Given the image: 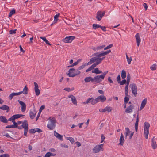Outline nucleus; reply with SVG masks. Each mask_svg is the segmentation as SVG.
Returning <instances> with one entry per match:
<instances>
[{
  "label": "nucleus",
  "instance_id": "f257e3e1",
  "mask_svg": "<svg viewBox=\"0 0 157 157\" xmlns=\"http://www.w3.org/2000/svg\"><path fill=\"white\" fill-rule=\"evenodd\" d=\"M102 59H99L98 58H97L95 57L91 58L90 61L87 63V65L91 64L94 62L95 63L93 64L90 67H89V68L86 70V71L88 72L93 69L97 65L101 63V60Z\"/></svg>",
  "mask_w": 157,
  "mask_h": 157
},
{
  "label": "nucleus",
  "instance_id": "f03ea898",
  "mask_svg": "<svg viewBox=\"0 0 157 157\" xmlns=\"http://www.w3.org/2000/svg\"><path fill=\"white\" fill-rule=\"evenodd\" d=\"M75 69L73 68L70 69L67 73V75L69 77H74L80 74L81 72L79 70H77L75 72Z\"/></svg>",
  "mask_w": 157,
  "mask_h": 157
},
{
  "label": "nucleus",
  "instance_id": "7ed1b4c3",
  "mask_svg": "<svg viewBox=\"0 0 157 157\" xmlns=\"http://www.w3.org/2000/svg\"><path fill=\"white\" fill-rule=\"evenodd\" d=\"M49 122L47 125V127L50 130H52L55 128V124L56 123V120L53 117H50L49 118Z\"/></svg>",
  "mask_w": 157,
  "mask_h": 157
},
{
  "label": "nucleus",
  "instance_id": "20e7f679",
  "mask_svg": "<svg viewBox=\"0 0 157 157\" xmlns=\"http://www.w3.org/2000/svg\"><path fill=\"white\" fill-rule=\"evenodd\" d=\"M111 52V50H108L106 51L105 52H104L101 53L100 52H98L96 53H95L93 55V56H96L95 57L96 58H98L99 59H103L101 60V61L104 59L105 57H102V58H100V57H102L104 56H105L110 52Z\"/></svg>",
  "mask_w": 157,
  "mask_h": 157
},
{
  "label": "nucleus",
  "instance_id": "39448f33",
  "mask_svg": "<svg viewBox=\"0 0 157 157\" xmlns=\"http://www.w3.org/2000/svg\"><path fill=\"white\" fill-rule=\"evenodd\" d=\"M150 126V124L149 123L147 122L144 123V134L146 139L148 138V136Z\"/></svg>",
  "mask_w": 157,
  "mask_h": 157
},
{
  "label": "nucleus",
  "instance_id": "423d86ee",
  "mask_svg": "<svg viewBox=\"0 0 157 157\" xmlns=\"http://www.w3.org/2000/svg\"><path fill=\"white\" fill-rule=\"evenodd\" d=\"M103 144H98L95 146L93 149V152L94 153H99L100 151H103L104 150Z\"/></svg>",
  "mask_w": 157,
  "mask_h": 157
},
{
  "label": "nucleus",
  "instance_id": "0eeeda50",
  "mask_svg": "<svg viewBox=\"0 0 157 157\" xmlns=\"http://www.w3.org/2000/svg\"><path fill=\"white\" fill-rule=\"evenodd\" d=\"M106 100V98L104 95H100L94 99L95 104L98 102H103Z\"/></svg>",
  "mask_w": 157,
  "mask_h": 157
},
{
  "label": "nucleus",
  "instance_id": "6e6552de",
  "mask_svg": "<svg viewBox=\"0 0 157 157\" xmlns=\"http://www.w3.org/2000/svg\"><path fill=\"white\" fill-rule=\"evenodd\" d=\"M75 37L73 36L66 37L62 40V41L66 43H71L75 39Z\"/></svg>",
  "mask_w": 157,
  "mask_h": 157
},
{
  "label": "nucleus",
  "instance_id": "1a4fd4ad",
  "mask_svg": "<svg viewBox=\"0 0 157 157\" xmlns=\"http://www.w3.org/2000/svg\"><path fill=\"white\" fill-rule=\"evenodd\" d=\"M130 87L131 88L132 92L135 97L137 95V88L136 85L134 83L131 84Z\"/></svg>",
  "mask_w": 157,
  "mask_h": 157
},
{
  "label": "nucleus",
  "instance_id": "9d476101",
  "mask_svg": "<svg viewBox=\"0 0 157 157\" xmlns=\"http://www.w3.org/2000/svg\"><path fill=\"white\" fill-rule=\"evenodd\" d=\"M28 89L26 86H25L23 89V91L18 93H13L14 96L19 95L22 94H28Z\"/></svg>",
  "mask_w": 157,
  "mask_h": 157
},
{
  "label": "nucleus",
  "instance_id": "9b49d317",
  "mask_svg": "<svg viewBox=\"0 0 157 157\" xmlns=\"http://www.w3.org/2000/svg\"><path fill=\"white\" fill-rule=\"evenodd\" d=\"M104 79V78L101 75H97L93 78L94 82H95L97 83L100 82Z\"/></svg>",
  "mask_w": 157,
  "mask_h": 157
},
{
  "label": "nucleus",
  "instance_id": "f8f14e48",
  "mask_svg": "<svg viewBox=\"0 0 157 157\" xmlns=\"http://www.w3.org/2000/svg\"><path fill=\"white\" fill-rule=\"evenodd\" d=\"M68 98H71L73 104L75 106L78 105L76 97L72 95H69L68 96Z\"/></svg>",
  "mask_w": 157,
  "mask_h": 157
},
{
  "label": "nucleus",
  "instance_id": "ddd939ff",
  "mask_svg": "<svg viewBox=\"0 0 157 157\" xmlns=\"http://www.w3.org/2000/svg\"><path fill=\"white\" fill-rule=\"evenodd\" d=\"M34 91L36 95L37 96H39L40 93V90L39 88V86L37 83L36 82H34Z\"/></svg>",
  "mask_w": 157,
  "mask_h": 157
},
{
  "label": "nucleus",
  "instance_id": "4468645a",
  "mask_svg": "<svg viewBox=\"0 0 157 157\" xmlns=\"http://www.w3.org/2000/svg\"><path fill=\"white\" fill-rule=\"evenodd\" d=\"M151 146L152 148L154 150H155L157 148V144L155 139L154 137L151 139Z\"/></svg>",
  "mask_w": 157,
  "mask_h": 157
},
{
  "label": "nucleus",
  "instance_id": "2eb2a0df",
  "mask_svg": "<svg viewBox=\"0 0 157 157\" xmlns=\"http://www.w3.org/2000/svg\"><path fill=\"white\" fill-rule=\"evenodd\" d=\"M134 108V105H131L126 109L125 112L127 113L130 114L132 112Z\"/></svg>",
  "mask_w": 157,
  "mask_h": 157
},
{
  "label": "nucleus",
  "instance_id": "dca6fc26",
  "mask_svg": "<svg viewBox=\"0 0 157 157\" xmlns=\"http://www.w3.org/2000/svg\"><path fill=\"white\" fill-rule=\"evenodd\" d=\"M90 102H91L92 105L95 104L94 99L93 98H88L86 101L83 102V104L86 105Z\"/></svg>",
  "mask_w": 157,
  "mask_h": 157
},
{
  "label": "nucleus",
  "instance_id": "f3484780",
  "mask_svg": "<svg viewBox=\"0 0 157 157\" xmlns=\"http://www.w3.org/2000/svg\"><path fill=\"white\" fill-rule=\"evenodd\" d=\"M18 101L21 105V110L22 112H24L26 110V105L22 101L18 100Z\"/></svg>",
  "mask_w": 157,
  "mask_h": 157
},
{
  "label": "nucleus",
  "instance_id": "a211bd4d",
  "mask_svg": "<svg viewBox=\"0 0 157 157\" xmlns=\"http://www.w3.org/2000/svg\"><path fill=\"white\" fill-rule=\"evenodd\" d=\"M147 100L146 98H145L143 100L140 108V111L141 110L144 108L147 103Z\"/></svg>",
  "mask_w": 157,
  "mask_h": 157
},
{
  "label": "nucleus",
  "instance_id": "6ab92c4d",
  "mask_svg": "<svg viewBox=\"0 0 157 157\" xmlns=\"http://www.w3.org/2000/svg\"><path fill=\"white\" fill-rule=\"evenodd\" d=\"M124 136L122 133L121 134L120 137L119 139V143L118 144V145H120L122 146L124 142Z\"/></svg>",
  "mask_w": 157,
  "mask_h": 157
},
{
  "label": "nucleus",
  "instance_id": "aec40b11",
  "mask_svg": "<svg viewBox=\"0 0 157 157\" xmlns=\"http://www.w3.org/2000/svg\"><path fill=\"white\" fill-rule=\"evenodd\" d=\"M36 112L35 109L32 110L30 112V117L31 119H33L35 116Z\"/></svg>",
  "mask_w": 157,
  "mask_h": 157
},
{
  "label": "nucleus",
  "instance_id": "412c9836",
  "mask_svg": "<svg viewBox=\"0 0 157 157\" xmlns=\"http://www.w3.org/2000/svg\"><path fill=\"white\" fill-rule=\"evenodd\" d=\"M137 42V46H139L140 43L141 42V39L140 36V34L137 33L135 36Z\"/></svg>",
  "mask_w": 157,
  "mask_h": 157
},
{
  "label": "nucleus",
  "instance_id": "4be33fe9",
  "mask_svg": "<svg viewBox=\"0 0 157 157\" xmlns=\"http://www.w3.org/2000/svg\"><path fill=\"white\" fill-rule=\"evenodd\" d=\"M22 128H23L24 130H28V124L27 121L25 120L22 122V124L21 125Z\"/></svg>",
  "mask_w": 157,
  "mask_h": 157
},
{
  "label": "nucleus",
  "instance_id": "5701e85b",
  "mask_svg": "<svg viewBox=\"0 0 157 157\" xmlns=\"http://www.w3.org/2000/svg\"><path fill=\"white\" fill-rule=\"evenodd\" d=\"M54 135L58 139L62 141L63 140V136L57 133L56 131H54Z\"/></svg>",
  "mask_w": 157,
  "mask_h": 157
},
{
  "label": "nucleus",
  "instance_id": "b1692460",
  "mask_svg": "<svg viewBox=\"0 0 157 157\" xmlns=\"http://www.w3.org/2000/svg\"><path fill=\"white\" fill-rule=\"evenodd\" d=\"M102 18V17L101 15V11H98L96 14V18L98 21H100L101 20Z\"/></svg>",
  "mask_w": 157,
  "mask_h": 157
},
{
  "label": "nucleus",
  "instance_id": "393cba45",
  "mask_svg": "<svg viewBox=\"0 0 157 157\" xmlns=\"http://www.w3.org/2000/svg\"><path fill=\"white\" fill-rule=\"evenodd\" d=\"M139 114H138L136 117V121L135 124V128L136 132H137L138 131V127L139 122Z\"/></svg>",
  "mask_w": 157,
  "mask_h": 157
},
{
  "label": "nucleus",
  "instance_id": "a878e982",
  "mask_svg": "<svg viewBox=\"0 0 157 157\" xmlns=\"http://www.w3.org/2000/svg\"><path fill=\"white\" fill-rule=\"evenodd\" d=\"M0 109L3 110H6L8 112L9 110V107L6 105H3L1 107H0Z\"/></svg>",
  "mask_w": 157,
  "mask_h": 157
},
{
  "label": "nucleus",
  "instance_id": "bb28decb",
  "mask_svg": "<svg viewBox=\"0 0 157 157\" xmlns=\"http://www.w3.org/2000/svg\"><path fill=\"white\" fill-rule=\"evenodd\" d=\"M92 73H95L96 74L102 73V71H101L99 70L97 68H95L94 70L92 71Z\"/></svg>",
  "mask_w": 157,
  "mask_h": 157
},
{
  "label": "nucleus",
  "instance_id": "cd10ccee",
  "mask_svg": "<svg viewBox=\"0 0 157 157\" xmlns=\"http://www.w3.org/2000/svg\"><path fill=\"white\" fill-rule=\"evenodd\" d=\"M85 81L86 82H88L91 81L92 82H94L93 78L91 77H89L86 78L84 79Z\"/></svg>",
  "mask_w": 157,
  "mask_h": 157
},
{
  "label": "nucleus",
  "instance_id": "c85d7f7f",
  "mask_svg": "<svg viewBox=\"0 0 157 157\" xmlns=\"http://www.w3.org/2000/svg\"><path fill=\"white\" fill-rule=\"evenodd\" d=\"M56 155V154L52 153L50 152H48L45 154L44 157H50L51 156H54Z\"/></svg>",
  "mask_w": 157,
  "mask_h": 157
},
{
  "label": "nucleus",
  "instance_id": "c756f323",
  "mask_svg": "<svg viewBox=\"0 0 157 157\" xmlns=\"http://www.w3.org/2000/svg\"><path fill=\"white\" fill-rule=\"evenodd\" d=\"M126 57L127 61L128 64H130L131 61H132V59L131 56H128L126 54Z\"/></svg>",
  "mask_w": 157,
  "mask_h": 157
},
{
  "label": "nucleus",
  "instance_id": "7c9ffc66",
  "mask_svg": "<svg viewBox=\"0 0 157 157\" xmlns=\"http://www.w3.org/2000/svg\"><path fill=\"white\" fill-rule=\"evenodd\" d=\"M60 15V13H58L56 15H55L54 16V24H55L57 22L58 20V17Z\"/></svg>",
  "mask_w": 157,
  "mask_h": 157
},
{
  "label": "nucleus",
  "instance_id": "2f4dec72",
  "mask_svg": "<svg viewBox=\"0 0 157 157\" xmlns=\"http://www.w3.org/2000/svg\"><path fill=\"white\" fill-rule=\"evenodd\" d=\"M121 77L123 79L125 78L126 77V71L124 70H123L121 71Z\"/></svg>",
  "mask_w": 157,
  "mask_h": 157
},
{
  "label": "nucleus",
  "instance_id": "473e14b6",
  "mask_svg": "<svg viewBox=\"0 0 157 157\" xmlns=\"http://www.w3.org/2000/svg\"><path fill=\"white\" fill-rule=\"evenodd\" d=\"M150 69L152 71H155L157 68V65L153 64L150 67Z\"/></svg>",
  "mask_w": 157,
  "mask_h": 157
},
{
  "label": "nucleus",
  "instance_id": "72a5a7b5",
  "mask_svg": "<svg viewBox=\"0 0 157 157\" xmlns=\"http://www.w3.org/2000/svg\"><path fill=\"white\" fill-rule=\"evenodd\" d=\"M0 121L1 122L6 123L7 122V120L6 117L4 116H1L0 117Z\"/></svg>",
  "mask_w": 157,
  "mask_h": 157
},
{
  "label": "nucleus",
  "instance_id": "f704fd0d",
  "mask_svg": "<svg viewBox=\"0 0 157 157\" xmlns=\"http://www.w3.org/2000/svg\"><path fill=\"white\" fill-rule=\"evenodd\" d=\"M40 38L44 41L46 44L49 45H51V44L49 43L48 41L47 40L45 37H40Z\"/></svg>",
  "mask_w": 157,
  "mask_h": 157
},
{
  "label": "nucleus",
  "instance_id": "c9c22d12",
  "mask_svg": "<svg viewBox=\"0 0 157 157\" xmlns=\"http://www.w3.org/2000/svg\"><path fill=\"white\" fill-rule=\"evenodd\" d=\"M125 129L126 131V132L125 133V137L126 138L127 136H128V135L129 134L130 132V131L128 128H125Z\"/></svg>",
  "mask_w": 157,
  "mask_h": 157
},
{
  "label": "nucleus",
  "instance_id": "e433bc0d",
  "mask_svg": "<svg viewBox=\"0 0 157 157\" xmlns=\"http://www.w3.org/2000/svg\"><path fill=\"white\" fill-rule=\"evenodd\" d=\"M15 13V10L14 9H12L11 11L9 13V17H11L12 15L14 14Z\"/></svg>",
  "mask_w": 157,
  "mask_h": 157
},
{
  "label": "nucleus",
  "instance_id": "4c0bfd02",
  "mask_svg": "<svg viewBox=\"0 0 157 157\" xmlns=\"http://www.w3.org/2000/svg\"><path fill=\"white\" fill-rule=\"evenodd\" d=\"M105 47V45H102L101 46H98L96 48L95 50H101L102 48H104Z\"/></svg>",
  "mask_w": 157,
  "mask_h": 157
},
{
  "label": "nucleus",
  "instance_id": "58836bf2",
  "mask_svg": "<svg viewBox=\"0 0 157 157\" xmlns=\"http://www.w3.org/2000/svg\"><path fill=\"white\" fill-rule=\"evenodd\" d=\"M112 108L110 107H106L105 108V110L106 111H107L109 112H110L112 111Z\"/></svg>",
  "mask_w": 157,
  "mask_h": 157
},
{
  "label": "nucleus",
  "instance_id": "ea45409f",
  "mask_svg": "<svg viewBox=\"0 0 157 157\" xmlns=\"http://www.w3.org/2000/svg\"><path fill=\"white\" fill-rule=\"evenodd\" d=\"M92 26L94 29H96L98 28H100V25L97 24H94Z\"/></svg>",
  "mask_w": 157,
  "mask_h": 157
},
{
  "label": "nucleus",
  "instance_id": "a19ab883",
  "mask_svg": "<svg viewBox=\"0 0 157 157\" xmlns=\"http://www.w3.org/2000/svg\"><path fill=\"white\" fill-rule=\"evenodd\" d=\"M66 138L67 140H69L72 144L73 143L75 142L74 139L72 137H66Z\"/></svg>",
  "mask_w": 157,
  "mask_h": 157
},
{
  "label": "nucleus",
  "instance_id": "79ce46f5",
  "mask_svg": "<svg viewBox=\"0 0 157 157\" xmlns=\"http://www.w3.org/2000/svg\"><path fill=\"white\" fill-rule=\"evenodd\" d=\"M128 85H126L125 89V94L126 96H128Z\"/></svg>",
  "mask_w": 157,
  "mask_h": 157
},
{
  "label": "nucleus",
  "instance_id": "37998d69",
  "mask_svg": "<svg viewBox=\"0 0 157 157\" xmlns=\"http://www.w3.org/2000/svg\"><path fill=\"white\" fill-rule=\"evenodd\" d=\"M74 89V88L73 87L71 89H70L69 88H66L64 89V90L66 91L69 92L73 90Z\"/></svg>",
  "mask_w": 157,
  "mask_h": 157
},
{
  "label": "nucleus",
  "instance_id": "c03bdc74",
  "mask_svg": "<svg viewBox=\"0 0 157 157\" xmlns=\"http://www.w3.org/2000/svg\"><path fill=\"white\" fill-rule=\"evenodd\" d=\"M86 65H87V63H86L82 65H81L79 67L78 70H81L84 68H85V66Z\"/></svg>",
  "mask_w": 157,
  "mask_h": 157
},
{
  "label": "nucleus",
  "instance_id": "a18cd8bd",
  "mask_svg": "<svg viewBox=\"0 0 157 157\" xmlns=\"http://www.w3.org/2000/svg\"><path fill=\"white\" fill-rule=\"evenodd\" d=\"M17 29L11 30L9 31V33L10 34H15L16 33V31Z\"/></svg>",
  "mask_w": 157,
  "mask_h": 157
},
{
  "label": "nucleus",
  "instance_id": "49530a36",
  "mask_svg": "<svg viewBox=\"0 0 157 157\" xmlns=\"http://www.w3.org/2000/svg\"><path fill=\"white\" fill-rule=\"evenodd\" d=\"M113 46V44H109V45L108 46H107L104 49V50H106L108 49H109V48H111Z\"/></svg>",
  "mask_w": 157,
  "mask_h": 157
},
{
  "label": "nucleus",
  "instance_id": "de8ad7c7",
  "mask_svg": "<svg viewBox=\"0 0 157 157\" xmlns=\"http://www.w3.org/2000/svg\"><path fill=\"white\" fill-rule=\"evenodd\" d=\"M126 82V80L125 79H124L122 80L121 82L120 81L119 83L121 85H122L124 84H125Z\"/></svg>",
  "mask_w": 157,
  "mask_h": 157
},
{
  "label": "nucleus",
  "instance_id": "09e8293b",
  "mask_svg": "<svg viewBox=\"0 0 157 157\" xmlns=\"http://www.w3.org/2000/svg\"><path fill=\"white\" fill-rule=\"evenodd\" d=\"M129 100V98L128 96H126L124 98V102L127 103Z\"/></svg>",
  "mask_w": 157,
  "mask_h": 157
},
{
  "label": "nucleus",
  "instance_id": "8fccbe9b",
  "mask_svg": "<svg viewBox=\"0 0 157 157\" xmlns=\"http://www.w3.org/2000/svg\"><path fill=\"white\" fill-rule=\"evenodd\" d=\"M101 143H102L105 139V137L103 134H102L101 135Z\"/></svg>",
  "mask_w": 157,
  "mask_h": 157
},
{
  "label": "nucleus",
  "instance_id": "3c124183",
  "mask_svg": "<svg viewBox=\"0 0 157 157\" xmlns=\"http://www.w3.org/2000/svg\"><path fill=\"white\" fill-rule=\"evenodd\" d=\"M60 146L61 147L65 148H68V146L67 145L64 144H61Z\"/></svg>",
  "mask_w": 157,
  "mask_h": 157
},
{
  "label": "nucleus",
  "instance_id": "603ef678",
  "mask_svg": "<svg viewBox=\"0 0 157 157\" xmlns=\"http://www.w3.org/2000/svg\"><path fill=\"white\" fill-rule=\"evenodd\" d=\"M0 157H10V155L8 154H5L0 155Z\"/></svg>",
  "mask_w": 157,
  "mask_h": 157
},
{
  "label": "nucleus",
  "instance_id": "864d4df0",
  "mask_svg": "<svg viewBox=\"0 0 157 157\" xmlns=\"http://www.w3.org/2000/svg\"><path fill=\"white\" fill-rule=\"evenodd\" d=\"M29 132L30 133H34L36 132V129H32L30 130Z\"/></svg>",
  "mask_w": 157,
  "mask_h": 157
},
{
  "label": "nucleus",
  "instance_id": "5fc2aeb1",
  "mask_svg": "<svg viewBox=\"0 0 157 157\" xmlns=\"http://www.w3.org/2000/svg\"><path fill=\"white\" fill-rule=\"evenodd\" d=\"M14 96V95L13 93H12L9 96V99L10 100H11L13 98Z\"/></svg>",
  "mask_w": 157,
  "mask_h": 157
},
{
  "label": "nucleus",
  "instance_id": "6e6d98bb",
  "mask_svg": "<svg viewBox=\"0 0 157 157\" xmlns=\"http://www.w3.org/2000/svg\"><path fill=\"white\" fill-rule=\"evenodd\" d=\"M108 71H106L105 72H104L103 73L102 75H101L104 78L105 75L108 73Z\"/></svg>",
  "mask_w": 157,
  "mask_h": 157
},
{
  "label": "nucleus",
  "instance_id": "4d7b16f0",
  "mask_svg": "<svg viewBox=\"0 0 157 157\" xmlns=\"http://www.w3.org/2000/svg\"><path fill=\"white\" fill-rule=\"evenodd\" d=\"M45 108V106L44 105H42L40 109V110H39V111H40V112H41V111L43 110Z\"/></svg>",
  "mask_w": 157,
  "mask_h": 157
},
{
  "label": "nucleus",
  "instance_id": "13d9d810",
  "mask_svg": "<svg viewBox=\"0 0 157 157\" xmlns=\"http://www.w3.org/2000/svg\"><path fill=\"white\" fill-rule=\"evenodd\" d=\"M108 81L111 83H113V81L111 79V78L110 77H109L108 78Z\"/></svg>",
  "mask_w": 157,
  "mask_h": 157
},
{
  "label": "nucleus",
  "instance_id": "bf43d9fd",
  "mask_svg": "<svg viewBox=\"0 0 157 157\" xmlns=\"http://www.w3.org/2000/svg\"><path fill=\"white\" fill-rule=\"evenodd\" d=\"M98 92L100 93V94H102V95H104V91L101 90H98Z\"/></svg>",
  "mask_w": 157,
  "mask_h": 157
},
{
  "label": "nucleus",
  "instance_id": "052dcab7",
  "mask_svg": "<svg viewBox=\"0 0 157 157\" xmlns=\"http://www.w3.org/2000/svg\"><path fill=\"white\" fill-rule=\"evenodd\" d=\"M80 61V60H78V61H77L76 62L74 63L73 64H72V65H73V67L74 66H76V65H77L78 63Z\"/></svg>",
  "mask_w": 157,
  "mask_h": 157
},
{
  "label": "nucleus",
  "instance_id": "680f3d73",
  "mask_svg": "<svg viewBox=\"0 0 157 157\" xmlns=\"http://www.w3.org/2000/svg\"><path fill=\"white\" fill-rule=\"evenodd\" d=\"M121 78L120 75H118L117 78V80L118 83L120 81Z\"/></svg>",
  "mask_w": 157,
  "mask_h": 157
},
{
  "label": "nucleus",
  "instance_id": "e2e57ef3",
  "mask_svg": "<svg viewBox=\"0 0 157 157\" xmlns=\"http://www.w3.org/2000/svg\"><path fill=\"white\" fill-rule=\"evenodd\" d=\"M143 5L145 9V10H147L148 7V6L146 3H144Z\"/></svg>",
  "mask_w": 157,
  "mask_h": 157
},
{
  "label": "nucleus",
  "instance_id": "0e129e2a",
  "mask_svg": "<svg viewBox=\"0 0 157 157\" xmlns=\"http://www.w3.org/2000/svg\"><path fill=\"white\" fill-rule=\"evenodd\" d=\"M101 29L103 31H106V27L105 26H102L100 25V27Z\"/></svg>",
  "mask_w": 157,
  "mask_h": 157
},
{
  "label": "nucleus",
  "instance_id": "69168bd1",
  "mask_svg": "<svg viewBox=\"0 0 157 157\" xmlns=\"http://www.w3.org/2000/svg\"><path fill=\"white\" fill-rule=\"evenodd\" d=\"M13 116H14L15 119H16L18 118H20L19 114L15 115H14Z\"/></svg>",
  "mask_w": 157,
  "mask_h": 157
},
{
  "label": "nucleus",
  "instance_id": "338daca9",
  "mask_svg": "<svg viewBox=\"0 0 157 157\" xmlns=\"http://www.w3.org/2000/svg\"><path fill=\"white\" fill-rule=\"evenodd\" d=\"M20 48V50L21 52H22L23 53H24L25 52V51L23 50V49L21 46V45H20L19 46Z\"/></svg>",
  "mask_w": 157,
  "mask_h": 157
},
{
  "label": "nucleus",
  "instance_id": "774afa93",
  "mask_svg": "<svg viewBox=\"0 0 157 157\" xmlns=\"http://www.w3.org/2000/svg\"><path fill=\"white\" fill-rule=\"evenodd\" d=\"M75 144H76V145L78 147L80 146L81 145V144L78 141L76 142Z\"/></svg>",
  "mask_w": 157,
  "mask_h": 157
}]
</instances>
